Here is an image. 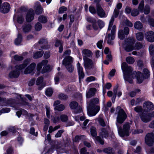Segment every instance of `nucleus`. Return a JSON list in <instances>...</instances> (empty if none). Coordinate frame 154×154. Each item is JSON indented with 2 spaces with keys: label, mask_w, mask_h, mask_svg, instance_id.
<instances>
[{
  "label": "nucleus",
  "mask_w": 154,
  "mask_h": 154,
  "mask_svg": "<svg viewBox=\"0 0 154 154\" xmlns=\"http://www.w3.org/2000/svg\"><path fill=\"white\" fill-rule=\"evenodd\" d=\"M10 8V5L7 2H5L2 5L1 11L4 14L7 13L9 11Z\"/></svg>",
  "instance_id": "18"
},
{
  "label": "nucleus",
  "mask_w": 154,
  "mask_h": 154,
  "mask_svg": "<svg viewBox=\"0 0 154 154\" xmlns=\"http://www.w3.org/2000/svg\"><path fill=\"white\" fill-rule=\"evenodd\" d=\"M96 120L99 122L100 124L102 126H105V123L104 122V120L102 118L100 117H98L97 118Z\"/></svg>",
  "instance_id": "43"
},
{
  "label": "nucleus",
  "mask_w": 154,
  "mask_h": 154,
  "mask_svg": "<svg viewBox=\"0 0 154 154\" xmlns=\"http://www.w3.org/2000/svg\"><path fill=\"white\" fill-rule=\"evenodd\" d=\"M143 132V131L141 129H137L135 130L132 132L133 134H137L140 133H142Z\"/></svg>",
  "instance_id": "58"
},
{
  "label": "nucleus",
  "mask_w": 154,
  "mask_h": 154,
  "mask_svg": "<svg viewBox=\"0 0 154 154\" xmlns=\"http://www.w3.org/2000/svg\"><path fill=\"white\" fill-rule=\"evenodd\" d=\"M43 51H38L35 53L33 55V57L35 59L41 57L44 54Z\"/></svg>",
  "instance_id": "26"
},
{
  "label": "nucleus",
  "mask_w": 154,
  "mask_h": 154,
  "mask_svg": "<svg viewBox=\"0 0 154 154\" xmlns=\"http://www.w3.org/2000/svg\"><path fill=\"white\" fill-rule=\"evenodd\" d=\"M43 81V78L42 77H40L38 78L37 80L36 84L37 85H40Z\"/></svg>",
  "instance_id": "59"
},
{
  "label": "nucleus",
  "mask_w": 154,
  "mask_h": 154,
  "mask_svg": "<svg viewBox=\"0 0 154 154\" xmlns=\"http://www.w3.org/2000/svg\"><path fill=\"white\" fill-rule=\"evenodd\" d=\"M95 78L93 76H91L88 77L86 79V81L88 82H91L93 81H94L95 80Z\"/></svg>",
  "instance_id": "60"
},
{
  "label": "nucleus",
  "mask_w": 154,
  "mask_h": 154,
  "mask_svg": "<svg viewBox=\"0 0 154 154\" xmlns=\"http://www.w3.org/2000/svg\"><path fill=\"white\" fill-rule=\"evenodd\" d=\"M65 108L63 104H60L54 107V109L58 111H62Z\"/></svg>",
  "instance_id": "35"
},
{
  "label": "nucleus",
  "mask_w": 154,
  "mask_h": 154,
  "mask_svg": "<svg viewBox=\"0 0 154 154\" xmlns=\"http://www.w3.org/2000/svg\"><path fill=\"white\" fill-rule=\"evenodd\" d=\"M118 35V37L121 40H123L125 38V35L124 32L122 29L119 30Z\"/></svg>",
  "instance_id": "29"
},
{
  "label": "nucleus",
  "mask_w": 154,
  "mask_h": 154,
  "mask_svg": "<svg viewBox=\"0 0 154 154\" xmlns=\"http://www.w3.org/2000/svg\"><path fill=\"white\" fill-rule=\"evenodd\" d=\"M82 54L83 60L89 58L93 55L92 52L90 50L86 48L82 50Z\"/></svg>",
  "instance_id": "11"
},
{
  "label": "nucleus",
  "mask_w": 154,
  "mask_h": 154,
  "mask_svg": "<svg viewBox=\"0 0 154 154\" xmlns=\"http://www.w3.org/2000/svg\"><path fill=\"white\" fill-rule=\"evenodd\" d=\"M64 132L63 130H60L55 135V137H60L62 134Z\"/></svg>",
  "instance_id": "56"
},
{
  "label": "nucleus",
  "mask_w": 154,
  "mask_h": 154,
  "mask_svg": "<svg viewBox=\"0 0 154 154\" xmlns=\"http://www.w3.org/2000/svg\"><path fill=\"white\" fill-rule=\"evenodd\" d=\"M150 54L151 56H153L154 54V45L151 44L149 48Z\"/></svg>",
  "instance_id": "38"
},
{
  "label": "nucleus",
  "mask_w": 154,
  "mask_h": 154,
  "mask_svg": "<svg viewBox=\"0 0 154 154\" xmlns=\"http://www.w3.org/2000/svg\"><path fill=\"white\" fill-rule=\"evenodd\" d=\"M97 13L98 15L101 18L105 17L107 15L100 4H96Z\"/></svg>",
  "instance_id": "9"
},
{
  "label": "nucleus",
  "mask_w": 154,
  "mask_h": 154,
  "mask_svg": "<svg viewBox=\"0 0 154 154\" xmlns=\"http://www.w3.org/2000/svg\"><path fill=\"white\" fill-rule=\"evenodd\" d=\"M47 41L45 39L42 38L39 40L38 42V43L40 44H44L45 45V46H42L41 47L43 49H46L48 48V46L46 45L47 44Z\"/></svg>",
  "instance_id": "23"
},
{
  "label": "nucleus",
  "mask_w": 154,
  "mask_h": 154,
  "mask_svg": "<svg viewBox=\"0 0 154 154\" xmlns=\"http://www.w3.org/2000/svg\"><path fill=\"white\" fill-rule=\"evenodd\" d=\"M139 13V11L136 9H133L131 12V15L133 16H137L138 15Z\"/></svg>",
  "instance_id": "53"
},
{
  "label": "nucleus",
  "mask_w": 154,
  "mask_h": 154,
  "mask_svg": "<svg viewBox=\"0 0 154 154\" xmlns=\"http://www.w3.org/2000/svg\"><path fill=\"white\" fill-rule=\"evenodd\" d=\"M77 67L78 72H83V68L81 66L79 62L77 64Z\"/></svg>",
  "instance_id": "55"
},
{
  "label": "nucleus",
  "mask_w": 154,
  "mask_h": 154,
  "mask_svg": "<svg viewBox=\"0 0 154 154\" xmlns=\"http://www.w3.org/2000/svg\"><path fill=\"white\" fill-rule=\"evenodd\" d=\"M69 106L71 109H74V113H80L82 111V108L80 106L78 105V103L75 101L71 102L69 104Z\"/></svg>",
  "instance_id": "8"
},
{
  "label": "nucleus",
  "mask_w": 154,
  "mask_h": 154,
  "mask_svg": "<svg viewBox=\"0 0 154 154\" xmlns=\"http://www.w3.org/2000/svg\"><path fill=\"white\" fill-rule=\"evenodd\" d=\"M116 125L118 129L119 134L122 137H124L125 135L128 136L130 129V124L128 122H126L123 125V129L121 127H119L117 123Z\"/></svg>",
  "instance_id": "4"
},
{
  "label": "nucleus",
  "mask_w": 154,
  "mask_h": 154,
  "mask_svg": "<svg viewBox=\"0 0 154 154\" xmlns=\"http://www.w3.org/2000/svg\"><path fill=\"white\" fill-rule=\"evenodd\" d=\"M83 60L84 66L85 69L89 70L96 69L95 63L90 58Z\"/></svg>",
  "instance_id": "7"
},
{
  "label": "nucleus",
  "mask_w": 154,
  "mask_h": 154,
  "mask_svg": "<svg viewBox=\"0 0 154 154\" xmlns=\"http://www.w3.org/2000/svg\"><path fill=\"white\" fill-rule=\"evenodd\" d=\"M8 103V100L5 98L0 97V105L2 106H6Z\"/></svg>",
  "instance_id": "27"
},
{
  "label": "nucleus",
  "mask_w": 154,
  "mask_h": 154,
  "mask_svg": "<svg viewBox=\"0 0 154 154\" xmlns=\"http://www.w3.org/2000/svg\"><path fill=\"white\" fill-rule=\"evenodd\" d=\"M32 27L30 24L25 23L22 26V30L24 33H28L31 31Z\"/></svg>",
  "instance_id": "17"
},
{
  "label": "nucleus",
  "mask_w": 154,
  "mask_h": 154,
  "mask_svg": "<svg viewBox=\"0 0 154 154\" xmlns=\"http://www.w3.org/2000/svg\"><path fill=\"white\" fill-rule=\"evenodd\" d=\"M146 18H148V21L149 24L152 26L154 27V19L149 17L147 16Z\"/></svg>",
  "instance_id": "44"
},
{
  "label": "nucleus",
  "mask_w": 154,
  "mask_h": 154,
  "mask_svg": "<svg viewBox=\"0 0 154 154\" xmlns=\"http://www.w3.org/2000/svg\"><path fill=\"white\" fill-rule=\"evenodd\" d=\"M72 62V58L70 56H68L63 60V64L65 66L71 64Z\"/></svg>",
  "instance_id": "20"
},
{
  "label": "nucleus",
  "mask_w": 154,
  "mask_h": 154,
  "mask_svg": "<svg viewBox=\"0 0 154 154\" xmlns=\"http://www.w3.org/2000/svg\"><path fill=\"white\" fill-rule=\"evenodd\" d=\"M60 120V118L57 116L53 117V118L52 119V121L54 123H56L58 122Z\"/></svg>",
  "instance_id": "61"
},
{
  "label": "nucleus",
  "mask_w": 154,
  "mask_h": 154,
  "mask_svg": "<svg viewBox=\"0 0 154 154\" xmlns=\"http://www.w3.org/2000/svg\"><path fill=\"white\" fill-rule=\"evenodd\" d=\"M135 40L133 37H128L125 40L123 47L127 52L131 51L134 50V45Z\"/></svg>",
  "instance_id": "6"
},
{
  "label": "nucleus",
  "mask_w": 154,
  "mask_h": 154,
  "mask_svg": "<svg viewBox=\"0 0 154 154\" xmlns=\"http://www.w3.org/2000/svg\"><path fill=\"white\" fill-rule=\"evenodd\" d=\"M111 35L112 34H109L107 36H106V39H107V42L108 44L112 45L113 44V42L112 40L114 39H111Z\"/></svg>",
  "instance_id": "36"
},
{
  "label": "nucleus",
  "mask_w": 154,
  "mask_h": 154,
  "mask_svg": "<svg viewBox=\"0 0 154 154\" xmlns=\"http://www.w3.org/2000/svg\"><path fill=\"white\" fill-rule=\"evenodd\" d=\"M28 60H25L23 63L21 65H17L15 66V69L11 72L9 75L10 78H17L19 75L20 72L19 71L24 68L29 63Z\"/></svg>",
  "instance_id": "3"
},
{
  "label": "nucleus",
  "mask_w": 154,
  "mask_h": 154,
  "mask_svg": "<svg viewBox=\"0 0 154 154\" xmlns=\"http://www.w3.org/2000/svg\"><path fill=\"white\" fill-rule=\"evenodd\" d=\"M53 91L51 88L47 89L45 91L46 94L48 96H51L53 94Z\"/></svg>",
  "instance_id": "45"
},
{
  "label": "nucleus",
  "mask_w": 154,
  "mask_h": 154,
  "mask_svg": "<svg viewBox=\"0 0 154 154\" xmlns=\"http://www.w3.org/2000/svg\"><path fill=\"white\" fill-rule=\"evenodd\" d=\"M97 91L95 88H91L86 93V97L87 98H90L94 96Z\"/></svg>",
  "instance_id": "19"
},
{
  "label": "nucleus",
  "mask_w": 154,
  "mask_h": 154,
  "mask_svg": "<svg viewBox=\"0 0 154 154\" xmlns=\"http://www.w3.org/2000/svg\"><path fill=\"white\" fill-rule=\"evenodd\" d=\"M10 111L9 108H5L0 110V113H4L9 112Z\"/></svg>",
  "instance_id": "52"
},
{
  "label": "nucleus",
  "mask_w": 154,
  "mask_h": 154,
  "mask_svg": "<svg viewBox=\"0 0 154 154\" xmlns=\"http://www.w3.org/2000/svg\"><path fill=\"white\" fill-rule=\"evenodd\" d=\"M141 120L144 123L149 122L151 120L149 113H142L140 115Z\"/></svg>",
  "instance_id": "13"
},
{
  "label": "nucleus",
  "mask_w": 154,
  "mask_h": 154,
  "mask_svg": "<svg viewBox=\"0 0 154 154\" xmlns=\"http://www.w3.org/2000/svg\"><path fill=\"white\" fill-rule=\"evenodd\" d=\"M24 20V18L22 16L20 15L18 16L17 19V21L18 23L21 24L23 23Z\"/></svg>",
  "instance_id": "48"
},
{
  "label": "nucleus",
  "mask_w": 154,
  "mask_h": 154,
  "mask_svg": "<svg viewBox=\"0 0 154 154\" xmlns=\"http://www.w3.org/2000/svg\"><path fill=\"white\" fill-rule=\"evenodd\" d=\"M114 20V18L113 16H112L111 19L109 23V27L108 29V30H110L112 27L113 23Z\"/></svg>",
  "instance_id": "46"
},
{
  "label": "nucleus",
  "mask_w": 154,
  "mask_h": 154,
  "mask_svg": "<svg viewBox=\"0 0 154 154\" xmlns=\"http://www.w3.org/2000/svg\"><path fill=\"white\" fill-rule=\"evenodd\" d=\"M144 78H145L144 76L140 72H138L137 75V80L139 83H141L143 81Z\"/></svg>",
  "instance_id": "22"
},
{
  "label": "nucleus",
  "mask_w": 154,
  "mask_h": 154,
  "mask_svg": "<svg viewBox=\"0 0 154 154\" xmlns=\"http://www.w3.org/2000/svg\"><path fill=\"white\" fill-rule=\"evenodd\" d=\"M35 29L37 31H40L42 28V26L41 24L37 22L35 26Z\"/></svg>",
  "instance_id": "40"
},
{
  "label": "nucleus",
  "mask_w": 154,
  "mask_h": 154,
  "mask_svg": "<svg viewBox=\"0 0 154 154\" xmlns=\"http://www.w3.org/2000/svg\"><path fill=\"white\" fill-rule=\"evenodd\" d=\"M59 98L60 99L65 100L68 98V97L64 94H61L59 95Z\"/></svg>",
  "instance_id": "63"
},
{
  "label": "nucleus",
  "mask_w": 154,
  "mask_h": 154,
  "mask_svg": "<svg viewBox=\"0 0 154 154\" xmlns=\"http://www.w3.org/2000/svg\"><path fill=\"white\" fill-rule=\"evenodd\" d=\"M91 133L93 137H96V140L97 141L99 142L101 144H103V141L100 137L98 136L96 137L97 135V132L96 128L95 127H92L91 128Z\"/></svg>",
  "instance_id": "12"
},
{
  "label": "nucleus",
  "mask_w": 154,
  "mask_h": 154,
  "mask_svg": "<svg viewBox=\"0 0 154 154\" xmlns=\"http://www.w3.org/2000/svg\"><path fill=\"white\" fill-rule=\"evenodd\" d=\"M127 62L129 64H131L134 63V59L131 57H126V59Z\"/></svg>",
  "instance_id": "41"
},
{
  "label": "nucleus",
  "mask_w": 154,
  "mask_h": 154,
  "mask_svg": "<svg viewBox=\"0 0 154 154\" xmlns=\"http://www.w3.org/2000/svg\"><path fill=\"white\" fill-rule=\"evenodd\" d=\"M142 74L144 76L145 79L148 78L150 76V73L149 71L146 69H143Z\"/></svg>",
  "instance_id": "33"
},
{
  "label": "nucleus",
  "mask_w": 154,
  "mask_h": 154,
  "mask_svg": "<svg viewBox=\"0 0 154 154\" xmlns=\"http://www.w3.org/2000/svg\"><path fill=\"white\" fill-rule=\"evenodd\" d=\"M150 8L149 6L147 5H146L144 9L143 12L146 14H148L150 12Z\"/></svg>",
  "instance_id": "49"
},
{
  "label": "nucleus",
  "mask_w": 154,
  "mask_h": 154,
  "mask_svg": "<svg viewBox=\"0 0 154 154\" xmlns=\"http://www.w3.org/2000/svg\"><path fill=\"white\" fill-rule=\"evenodd\" d=\"M38 20L42 23H45L47 21V17L45 16L41 15L38 17Z\"/></svg>",
  "instance_id": "24"
},
{
  "label": "nucleus",
  "mask_w": 154,
  "mask_h": 154,
  "mask_svg": "<svg viewBox=\"0 0 154 154\" xmlns=\"http://www.w3.org/2000/svg\"><path fill=\"white\" fill-rule=\"evenodd\" d=\"M22 35L20 34H18L17 38L15 40V43L16 45H19L22 41Z\"/></svg>",
  "instance_id": "25"
},
{
  "label": "nucleus",
  "mask_w": 154,
  "mask_h": 154,
  "mask_svg": "<svg viewBox=\"0 0 154 154\" xmlns=\"http://www.w3.org/2000/svg\"><path fill=\"white\" fill-rule=\"evenodd\" d=\"M8 131L9 132H11L13 133H15L16 132V128L13 126H10L8 128Z\"/></svg>",
  "instance_id": "57"
},
{
  "label": "nucleus",
  "mask_w": 154,
  "mask_h": 154,
  "mask_svg": "<svg viewBox=\"0 0 154 154\" xmlns=\"http://www.w3.org/2000/svg\"><path fill=\"white\" fill-rule=\"evenodd\" d=\"M100 135L102 137L107 138L108 136V133L107 131L104 128H103L101 130Z\"/></svg>",
  "instance_id": "28"
},
{
  "label": "nucleus",
  "mask_w": 154,
  "mask_h": 154,
  "mask_svg": "<svg viewBox=\"0 0 154 154\" xmlns=\"http://www.w3.org/2000/svg\"><path fill=\"white\" fill-rule=\"evenodd\" d=\"M116 29V27L115 25H113L111 31V39H114L115 38V34Z\"/></svg>",
  "instance_id": "37"
},
{
  "label": "nucleus",
  "mask_w": 154,
  "mask_h": 154,
  "mask_svg": "<svg viewBox=\"0 0 154 154\" xmlns=\"http://www.w3.org/2000/svg\"><path fill=\"white\" fill-rule=\"evenodd\" d=\"M143 47V45L140 42H137L134 46V50H138L142 48Z\"/></svg>",
  "instance_id": "31"
},
{
  "label": "nucleus",
  "mask_w": 154,
  "mask_h": 154,
  "mask_svg": "<svg viewBox=\"0 0 154 154\" xmlns=\"http://www.w3.org/2000/svg\"><path fill=\"white\" fill-rule=\"evenodd\" d=\"M143 107L146 112H149L154 109L153 105L150 102H145L143 104Z\"/></svg>",
  "instance_id": "10"
},
{
  "label": "nucleus",
  "mask_w": 154,
  "mask_h": 154,
  "mask_svg": "<svg viewBox=\"0 0 154 154\" xmlns=\"http://www.w3.org/2000/svg\"><path fill=\"white\" fill-rule=\"evenodd\" d=\"M36 4L38 5L35 10L36 14H41L43 11V8L42 7L39 2L36 3Z\"/></svg>",
  "instance_id": "21"
},
{
  "label": "nucleus",
  "mask_w": 154,
  "mask_h": 154,
  "mask_svg": "<svg viewBox=\"0 0 154 154\" xmlns=\"http://www.w3.org/2000/svg\"><path fill=\"white\" fill-rule=\"evenodd\" d=\"M134 27L136 29H140L143 27V25L140 21L135 22L134 24Z\"/></svg>",
  "instance_id": "32"
},
{
  "label": "nucleus",
  "mask_w": 154,
  "mask_h": 154,
  "mask_svg": "<svg viewBox=\"0 0 154 154\" xmlns=\"http://www.w3.org/2000/svg\"><path fill=\"white\" fill-rule=\"evenodd\" d=\"M103 151L107 154H115L113 150L110 148L104 149Z\"/></svg>",
  "instance_id": "34"
},
{
  "label": "nucleus",
  "mask_w": 154,
  "mask_h": 154,
  "mask_svg": "<svg viewBox=\"0 0 154 154\" xmlns=\"http://www.w3.org/2000/svg\"><path fill=\"white\" fill-rule=\"evenodd\" d=\"M147 40L150 42H154V33L152 31L147 32L145 35Z\"/></svg>",
  "instance_id": "16"
},
{
  "label": "nucleus",
  "mask_w": 154,
  "mask_h": 154,
  "mask_svg": "<svg viewBox=\"0 0 154 154\" xmlns=\"http://www.w3.org/2000/svg\"><path fill=\"white\" fill-rule=\"evenodd\" d=\"M34 12L32 9H30L27 13L26 17V21L28 22H31L34 19Z\"/></svg>",
  "instance_id": "14"
},
{
  "label": "nucleus",
  "mask_w": 154,
  "mask_h": 154,
  "mask_svg": "<svg viewBox=\"0 0 154 154\" xmlns=\"http://www.w3.org/2000/svg\"><path fill=\"white\" fill-rule=\"evenodd\" d=\"M60 119L61 121L63 122H67L68 120V117L65 114H63L60 116Z\"/></svg>",
  "instance_id": "39"
},
{
  "label": "nucleus",
  "mask_w": 154,
  "mask_h": 154,
  "mask_svg": "<svg viewBox=\"0 0 154 154\" xmlns=\"http://www.w3.org/2000/svg\"><path fill=\"white\" fill-rule=\"evenodd\" d=\"M118 89V87L117 86L113 90L114 94H113V97H112V101L113 102V100H114L113 103H114V101L115 100V98L116 97Z\"/></svg>",
  "instance_id": "50"
},
{
  "label": "nucleus",
  "mask_w": 154,
  "mask_h": 154,
  "mask_svg": "<svg viewBox=\"0 0 154 154\" xmlns=\"http://www.w3.org/2000/svg\"><path fill=\"white\" fill-rule=\"evenodd\" d=\"M117 112V116L116 118V123L122 124L126 119L127 116L124 110L119 106H118L116 108Z\"/></svg>",
  "instance_id": "5"
},
{
  "label": "nucleus",
  "mask_w": 154,
  "mask_h": 154,
  "mask_svg": "<svg viewBox=\"0 0 154 154\" xmlns=\"http://www.w3.org/2000/svg\"><path fill=\"white\" fill-rule=\"evenodd\" d=\"M36 64L34 63H32L28 66L24 71L25 74H28L32 72L35 67Z\"/></svg>",
  "instance_id": "15"
},
{
  "label": "nucleus",
  "mask_w": 154,
  "mask_h": 154,
  "mask_svg": "<svg viewBox=\"0 0 154 154\" xmlns=\"http://www.w3.org/2000/svg\"><path fill=\"white\" fill-rule=\"evenodd\" d=\"M46 114L48 118H50V108L49 107L46 106Z\"/></svg>",
  "instance_id": "62"
},
{
  "label": "nucleus",
  "mask_w": 154,
  "mask_h": 154,
  "mask_svg": "<svg viewBox=\"0 0 154 154\" xmlns=\"http://www.w3.org/2000/svg\"><path fill=\"white\" fill-rule=\"evenodd\" d=\"M121 68L123 73L124 79L128 81L130 83H132L133 81L132 78H133L134 73H132V69L131 67L128 66L125 62L123 63L121 65Z\"/></svg>",
  "instance_id": "1"
},
{
  "label": "nucleus",
  "mask_w": 154,
  "mask_h": 154,
  "mask_svg": "<svg viewBox=\"0 0 154 154\" xmlns=\"http://www.w3.org/2000/svg\"><path fill=\"white\" fill-rule=\"evenodd\" d=\"M14 59L17 61H20L22 60L23 58L22 56L15 55L14 56Z\"/></svg>",
  "instance_id": "54"
},
{
  "label": "nucleus",
  "mask_w": 154,
  "mask_h": 154,
  "mask_svg": "<svg viewBox=\"0 0 154 154\" xmlns=\"http://www.w3.org/2000/svg\"><path fill=\"white\" fill-rule=\"evenodd\" d=\"M89 11L92 14H94L97 13V10L92 6H90L89 7Z\"/></svg>",
  "instance_id": "47"
},
{
  "label": "nucleus",
  "mask_w": 154,
  "mask_h": 154,
  "mask_svg": "<svg viewBox=\"0 0 154 154\" xmlns=\"http://www.w3.org/2000/svg\"><path fill=\"white\" fill-rule=\"evenodd\" d=\"M136 38L137 40L141 41L143 39L144 36L143 33L140 32L136 34Z\"/></svg>",
  "instance_id": "30"
},
{
  "label": "nucleus",
  "mask_w": 154,
  "mask_h": 154,
  "mask_svg": "<svg viewBox=\"0 0 154 154\" xmlns=\"http://www.w3.org/2000/svg\"><path fill=\"white\" fill-rule=\"evenodd\" d=\"M67 10V8L63 6L60 8L59 10V14L63 13L64 11H66Z\"/></svg>",
  "instance_id": "64"
},
{
  "label": "nucleus",
  "mask_w": 154,
  "mask_h": 154,
  "mask_svg": "<svg viewBox=\"0 0 154 154\" xmlns=\"http://www.w3.org/2000/svg\"><path fill=\"white\" fill-rule=\"evenodd\" d=\"M99 100L98 98H95L91 99L89 104V107L92 109L89 112V115L91 116H94L100 110V106L96 105L98 104Z\"/></svg>",
  "instance_id": "2"
},
{
  "label": "nucleus",
  "mask_w": 154,
  "mask_h": 154,
  "mask_svg": "<svg viewBox=\"0 0 154 154\" xmlns=\"http://www.w3.org/2000/svg\"><path fill=\"white\" fill-rule=\"evenodd\" d=\"M65 66L69 72H72L73 71L74 68L71 64Z\"/></svg>",
  "instance_id": "42"
},
{
  "label": "nucleus",
  "mask_w": 154,
  "mask_h": 154,
  "mask_svg": "<svg viewBox=\"0 0 154 154\" xmlns=\"http://www.w3.org/2000/svg\"><path fill=\"white\" fill-rule=\"evenodd\" d=\"M143 109L142 107L140 106H137L134 108L135 111L137 112H142Z\"/></svg>",
  "instance_id": "51"
}]
</instances>
